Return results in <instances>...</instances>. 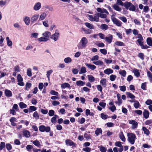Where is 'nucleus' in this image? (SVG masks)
Returning a JSON list of instances; mask_svg holds the SVG:
<instances>
[{"instance_id":"39","label":"nucleus","mask_w":152,"mask_h":152,"mask_svg":"<svg viewBox=\"0 0 152 152\" xmlns=\"http://www.w3.org/2000/svg\"><path fill=\"white\" fill-rule=\"evenodd\" d=\"M88 80L91 82H94L95 80V78L92 75H89L87 76Z\"/></svg>"},{"instance_id":"44","label":"nucleus","mask_w":152,"mask_h":152,"mask_svg":"<svg viewBox=\"0 0 152 152\" xmlns=\"http://www.w3.org/2000/svg\"><path fill=\"white\" fill-rule=\"evenodd\" d=\"M20 107L22 109L26 108L27 107V105L22 102H21L19 103Z\"/></svg>"},{"instance_id":"29","label":"nucleus","mask_w":152,"mask_h":152,"mask_svg":"<svg viewBox=\"0 0 152 152\" xmlns=\"http://www.w3.org/2000/svg\"><path fill=\"white\" fill-rule=\"evenodd\" d=\"M149 112L147 110H145L143 112V115L145 118H148L149 116Z\"/></svg>"},{"instance_id":"1","label":"nucleus","mask_w":152,"mask_h":152,"mask_svg":"<svg viewBox=\"0 0 152 152\" xmlns=\"http://www.w3.org/2000/svg\"><path fill=\"white\" fill-rule=\"evenodd\" d=\"M88 41L87 38L85 37H82L77 45L78 49H81L86 47L88 43Z\"/></svg>"},{"instance_id":"54","label":"nucleus","mask_w":152,"mask_h":152,"mask_svg":"<svg viewBox=\"0 0 152 152\" xmlns=\"http://www.w3.org/2000/svg\"><path fill=\"white\" fill-rule=\"evenodd\" d=\"M115 146L119 147L123 146L121 144V142L120 141L116 142H115Z\"/></svg>"},{"instance_id":"46","label":"nucleus","mask_w":152,"mask_h":152,"mask_svg":"<svg viewBox=\"0 0 152 152\" xmlns=\"http://www.w3.org/2000/svg\"><path fill=\"white\" fill-rule=\"evenodd\" d=\"M86 68L84 66H82L80 69V71L79 72L80 74L86 73Z\"/></svg>"},{"instance_id":"36","label":"nucleus","mask_w":152,"mask_h":152,"mask_svg":"<svg viewBox=\"0 0 152 152\" xmlns=\"http://www.w3.org/2000/svg\"><path fill=\"white\" fill-rule=\"evenodd\" d=\"M6 40L7 41V45L10 47H12V43L11 41L8 37H6Z\"/></svg>"},{"instance_id":"10","label":"nucleus","mask_w":152,"mask_h":152,"mask_svg":"<svg viewBox=\"0 0 152 152\" xmlns=\"http://www.w3.org/2000/svg\"><path fill=\"white\" fill-rule=\"evenodd\" d=\"M41 3L39 2L36 3L33 7V9L35 11L39 10L41 8Z\"/></svg>"},{"instance_id":"64","label":"nucleus","mask_w":152,"mask_h":152,"mask_svg":"<svg viewBox=\"0 0 152 152\" xmlns=\"http://www.w3.org/2000/svg\"><path fill=\"white\" fill-rule=\"evenodd\" d=\"M17 81H23V78L20 74H18L17 77Z\"/></svg>"},{"instance_id":"41","label":"nucleus","mask_w":152,"mask_h":152,"mask_svg":"<svg viewBox=\"0 0 152 152\" xmlns=\"http://www.w3.org/2000/svg\"><path fill=\"white\" fill-rule=\"evenodd\" d=\"M118 18L124 23H126L127 22V19L124 16H120L118 17Z\"/></svg>"},{"instance_id":"53","label":"nucleus","mask_w":152,"mask_h":152,"mask_svg":"<svg viewBox=\"0 0 152 152\" xmlns=\"http://www.w3.org/2000/svg\"><path fill=\"white\" fill-rule=\"evenodd\" d=\"M101 28L102 29L106 30L108 29V26L106 24H102L101 26Z\"/></svg>"},{"instance_id":"35","label":"nucleus","mask_w":152,"mask_h":152,"mask_svg":"<svg viewBox=\"0 0 152 152\" xmlns=\"http://www.w3.org/2000/svg\"><path fill=\"white\" fill-rule=\"evenodd\" d=\"M146 42L148 45L150 46H152V39L151 37H148L147 39Z\"/></svg>"},{"instance_id":"19","label":"nucleus","mask_w":152,"mask_h":152,"mask_svg":"<svg viewBox=\"0 0 152 152\" xmlns=\"http://www.w3.org/2000/svg\"><path fill=\"white\" fill-rule=\"evenodd\" d=\"M107 80L106 78L102 79L100 81V84L104 87H105L107 85Z\"/></svg>"},{"instance_id":"25","label":"nucleus","mask_w":152,"mask_h":152,"mask_svg":"<svg viewBox=\"0 0 152 152\" xmlns=\"http://www.w3.org/2000/svg\"><path fill=\"white\" fill-rule=\"evenodd\" d=\"M72 59L70 57L65 58L64 59V61L66 64H69L72 62Z\"/></svg>"},{"instance_id":"5","label":"nucleus","mask_w":152,"mask_h":152,"mask_svg":"<svg viewBox=\"0 0 152 152\" xmlns=\"http://www.w3.org/2000/svg\"><path fill=\"white\" fill-rule=\"evenodd\" d=\"M87 17H88V19L92 22L95 21L98 22L99 20V18L98 13L96 14L94 17L92 15H88Z\"/></svg>"},{"instance_id":"16","label":"nucleus","mask_w":152,"mask_h":152,"mask_svg":"<svg viewBox=\"0 0 152 152\" xmlns=\"http://www.w3.org/2000/svg\"><path fill=\"white\" fill-rule=\"evenodd\" d=\"M113 69L110 68H107L104 70V72L106 75H109L113 73Z\"/></svg>"},{"instance_id":"48","label":"nucleus","mask_w":152,"mask_h":152,"mask_svg":"<svg viewBox=\"0 0 152 152\" xmlns=\"http://www.w3.org/2000/svg\"><path fill=\"white\" fill-rule=\"evenodd\" d=\"M84 136L87 140L91 139V135L86 133H85L84 134Z\"/></svg>"},{"instance_id":"9","label":"nucleus","mask_w":152,"mask_h":152,"mask_svg":"<svg viewBox=\"0 0 152 152\" xmlns=\"http://www.w3.org/2000/svg\"><path fill=\"white\" fill-rule=\"evenodd\" d=\"M59 33L58 31H56L55 33L51 35L50 38L54 41H56L58 39L59 37Z\"/></svg>"},{"instance_id":"14","label":"nucleus","mask_w":152,"mask_h":152,"mask_svg":"<svg viewBox=\"0 0 152 152\" xmlns=\"http://www.w3.org/2000/svg\"><path fill=\"white\" fill-rule=\"evenodd\" d=\"M23 20L25 24L26 25H28L30 23V17L28 16H25L23 18Z\"/></svg>"},{"instance_id":"11","label":"nucleus","mask_w":152,"mask_h":152,"mask_svg":"<svg viewBox=\"0 0 152 152\" xmlns=\"http://www.w3.org/2000/svg\"><path fill=\"white\" fill-rule=\"evenodd\" d=\"M129 123L132 124L131 128L132 129H135L137 128L138 126V123L137 122L134 120H130L129 121Z\"/></svg>"},{"instance_id":"37","label":"nucleus","mask_w":152,"mask_h":152,"mask_svg":"<svg viewBox=\"0 0 152 152\" xmlns=\"http://www.w3.org/2000/svg\"><path fill=\"white\" fill-rule=\"evenodd\" d=\"M33 147L31 145H28L26 147V149L29 152H32V150L33 151Z\"/></svg>"},{"instance_id":"55","label":"nucleus","mask_w":152,"mask_h":152,"mask_svg":"<svg viewBox=\"0 0 152 152\" xmlns=\"http://www.w3.org/2000/svg\"><path fill=\"white\" fill-rule=\"evenodd\" d=\"M119 88L120 90L123 92H124L126 90V86H120Z\"/></svg>"},{"instance_id":"6","label":"nucleus","mask_w":152,"mask_h":152,"mask_svg":"<svg viewBox=\"0 0 152 152\" xmlns=\"http://www.w3.org/2000/svg\"><path fill=\"white\" fill-rule=\"evenodd\" d=\"M39 130L41 132L45 131L47 132H49L50 130V127L49 126H45L44 125H41L39 127Z\"/></svg>"},{"instance_id":"3","label":"nucleus","mask_w":152,"mask_h":152,"mask_svg":"<svg viewBox=\"0 0 152 152\" xmlns=\"http://www.w3.org/2000/svg\"><path fill=\"white\" fill-rule=\"evenodd\" d=\"M127 140L131 144L134 143L135 140L137 139L135 135L132 133L128 132L127 133Z\"/></svg>"},{"instance_id":"22","label":"nucleus","mask_w":152,"mask_h":152,"mask_svg":"<svg viewBox=\"0 0 152 152\" xmlns=\"http://www.w3.org/2000/svg\"><path fill=\"white\" fill-rule=\"evenodd\" d=\"M47 15V14L45 12H42L39 16V20H44Z\"/></svg>"},{"instance_id":"42","label":"nucleus","mask_w":152,"mask_h":152,"mask_svg":"<svg viewBox=\"0 0 152 152\" xmlns=\"http://www.w3.org/2000/svg\"><path fill=\"white\" fill-rule=\"evenodd\" d=\"M110 79L111 81H114L116 78V76L114 75H111L110 77Z\"/></svg>"},{"instance_id":"8","label":"nucleus","mask_w":152,"mask_h":152,"mask_svg":"<svg viewBox=\"0 0 152 152\" xmlns=\"http://www.w3.org/2000/svg\"><path fill=\"white\" fill-rule=\"evenodd\" d=\"M143 39H138L137 40V42H138L139 45L141 46V48L142 49H147L149 47L146 45H143Z\"/></svg>"},{"instance_id":"45","label":"nucleus","mask_w":152,"mask_h":152,"mask_svg":"<svg viewBox=\"0 0 152 152\" xmlns=\"http://www.w3.org/2000/svg\"><path fill=\"white\" fill-rule=\"evenodd\" d=\"M119 73L122 76L125 77L126 76V71L124 70H120L119 71Z\"/></svg>"},{"instance_id":"43","label":"nucleus","mask_w":152,"mask_h":152,"mask_svg":"<svg viewBox=\"0 0 152 152\" xmlns=\"http://www.w3.org/2000/svg\"><path fill=\"white\" fill-rule=\"evenodd\" d=\"M31 142L36 146L38 147H39L40 145V144L39 141L36 140L33 141H31Z\"/></svg>"},{"instance_id":"4","label":"nucleus","mask_w":152,"mask_h":152,"mask_svg":"<svg viewBox=\"0 0 152 152\" xmlns=\"http://www.w3.org/2000/svg\"><path fill=\"white\" fill-rule=\"evenodd\" d=\"M124 6L126 9L129 10L131 11H134L136 9L134 5L130 2H126L124 3Z\"/></svg>"},{"instance_id":"2","label":"nucleus","mask_w":152,"mask_h":152,"mask_svg":"<svg viewBox=\"0 0 152 152\" xmlns=\"http://www.w3.org/2000/svg\"><path fill=\"white\" fill-rule=\"evenodd\" d=\"M97 12L99 13H98L99 17L102 18H105L107 17V15L109 14L107 10L104 8H97L96 9Z\"/></svg>"},{"instance_id":"57","label":"nucleus","mask_w":152,"mask_h":152,"mask_svg":"<svg viewBox=\"0 0 152 152\" xmlns=\"http://www.w3.org/2000/svg\"><path fill=\"white\" fill-rule=\"evenodd\" d=\"M38 34L36 33H32L31 35V37H32L35 38H37L38 37Z\"/></svg>"},{"instance_id":"40","label":"nucleus","mask_w":152,"mask_h":152,"mask_svg":"<svg viewBox=\"0 0 152 152\" xmlns=\"http://www.w3.org/2000/svg\"><path fill=\"white\" fill-rule=\"evenodd\" d=\"M58 117V116L57 115H55L53 117L51 120V121L53 123H54L56 122V119Z\"/></svg>"},{"instance_id":"49","label":"nucleus","mask_w":152,"mask_h":152,"mask_svg":"<svg viewBox=\"0 0 152 152\" xmlns=\"http://www.w3.org/2000/svg\"><path fill=\"white\" fill-rule=\"evenodd\" d=\"M31 84L30 83H27L25 85V89L26 90L28 91L29 89L31 87Z\"/></svg>"},{"instance_id":"33","label":"nucleus","mask_w":152,"mask_h":152,"mask_svg":"<svg viewBox=\"0 0 152 152\" xmlns=\"http://www.w3.org/2000/svg\"><path fill=\"white\" fill-rule=\"evenodd\" d=\"M76 84L78 86H83L85 84V83L82 81L79 80L76 82Z\"/></svg>"},{"instance_id":"13","label":"nucleus","mask_w":152,"mask_h":152,"mask_svg":"<svg viewBox=\"0 0 152 152\" xmlns=\"http://www.w3.org/2000/svg\"><path fill=\"white\" fill-rule=\"evenodd\" d=\"M61 88L62 89H64L66 88H67L70 89L71 88V86L68 83H64L61 84Z\"/></svg>"},{"instance_id":"12","label":"nucleus","mask_w":152,"mask_h":152,"mask_svg":"<svg viewBox=\"0 0 152 152\" xmlns=\"http://www.w3.org/2000/svg\"><path fill=\"white\" fill-rule=\"evenodd\" d=\"M39 18V15L37 14H35L33 15L31 18V22L34 23Z\"/></svg>"},{"instance_id":"23","label":"nucleus","mask_w":152,"mask_h":152,"mask_svg":"<svg viewBox=\"0 0 152 152\" xmlns=\"http://www.w3.org/2000/svg\"><path fill=\"white\" fill-rule=\"evenodd\" d=\"M23 135L26 137H28L30 136L29 132L27 130L24 129L23 131Z\"/></svg>"},{"instance_id":"27","label":"nucleus","mask_w":152,"mask_h":152,"mask_svg":"<svg viewBox=\"0 0 152 152\" xmlns=\"http://www.w3.org/2000/svg\"><path fill=\"white\" fill-rule=\"evenodd\" d=\"M113 8L116 11L120 12L122 10L121 8L119 7L117 4H114L113 6Z\"/></svg>"},{"instance_id":"52","label":"nucleus","mask_w":152,"mask_h":152,"mask_svg":"<svg viewBox=\"0 0 152 152\" xmlns=\"http://www.w3.org/2000/svg\"><path fill=\"white\" fill-rule=\"evenodd\" d=\"M53 71L52 70H50L48 71L47 72V77L48 78V80L50 79V74L53 72Z\"/></svg>"},{"instance_id":"7","label":"nucleus","mask_w":152,"mask_h":152,"mask_svg":"<svg viewBox=\"0 0 152 152\" xmlns=\"http://www.w3.org/2000/svg\"><path fill=\"white\" fill-rule=\"evenodd\" d=\"M111 20L117 26L120 27L121 26L122 23L116 18L112 17L111 18Z\"/></svg>"},{"instance_id":"26","label":"nucleus","mask_w":152,"mask_h":152,"mask_svg":"<svg viewBox=\"0 0 152 152\" xmlns=\"http://www.w3.org/2000/svg\"><path fill=\"white\" fill-rule=\"evenodd\" d=\"M42 35L45 37H47L48 39L49 38L51 35V33L48 31H46L42 34Z\"/></svg>"},{"instance_id":"47","label":"nucleus","mask_w":152,"mask_h":152,"mask_svg":"<svg viewBox=\"0 0 152 152\" xmlns=\"http://www.w3.org/2000/svg\"><path fill=\"white\" fill-rule=\"evenodd\" d=\"M126 94L128 97L131 99H134L135 98V96L133 94L130 92H126Z\"/></svg>"},{"instance_id":"61","label":"nucleus","mask_w":152,"mask_h":152,"mask_svg":"<svg viewBox=\"0 0 152 152\" xmlns=\"http://www.w3.org/2000/svg\"><path fill=\"white\" fill-rule=\"evenodd\" d=\"M12 109L16 111H18L19 110V108L18 105L16 104H14Z\"/></svg>"},{"instance_id":"18","label":"nucleus","mask_w":152,"mask_h":152,"mask_svg":"<svg viewBox=\"0 0 152 152\" xmlns=\"http://www.w3.org/2000/svg\"><path fill=\"white\" fill-rule=\"evenodd\" d=\"M5 94L7 97H10L12 96V92L8 89H6L5 90Z\"/></svg>"},{"instance_id":"21","label":"nucleus","mask_w":152,"mask_h":152,"mask_svg":"<svg viewBox=\"0 0 152 152\" xmlns=\"http://www.w3.org/2000/svg\"><path fill=\"white\" fill-rule=\"evenodd\" d=\"M119 137L121 141L124 142H125L126 141V138L122 132H120L119 134Z\"/></svg>"},{"instance_id":"50","label":"nucleus","mask_w":152,"mask_h":152,"mask_svg":"<svg viewBox=\"0 0 152 152\" xmlns=\"http://www.w3.org/2000/svg\"><path fill=\"white\" fill-rule=\"evenodd\" d=\"M99 57L98 55H95L92 57L91 59L90 60L91 61H97L99 59Z\"/></svg>"},{"instance_id":"32","label":"nucleus","mask_w":152,"mask_h":152,"mask_svg":"<svg viewBox=\"0 0 152 152\" xmlns=\"http://www.w3.org/2000/svg\"><path fill=\"white\" fill-rule=\"evenodd\" d=\"M133 72L134 73L135 76L137 77L140 76V73L139 72V70L137 69H134L133 70Z\"/></svg>"},{"instance_id":"34","label":"nucleus","mask_w":152,"mask_h":152,"mask_svg":"<svg viewBox=\"0 0 152 152\" xmlns=\"http://www.w3.org/2000/svg\"><path fill=\"white\" fill-rule=\"evenodd\" d=\"M102 131L101 128H97L96 130L95 131V134L96 136H98L99 134H102Z\"/></svg>"},{"instance_id":"59","label":"nucleus","mask_w":152,"mask_h":152,"mask_svg":"<svg viewBox=\"0 0 152 152\" xmlns=\"http://www.w3.org/2000/svg\"><path fill=\"white\" fill-rule=\"evenodd\" d=\"M138 56L142 60H143L144 59V54L142 53H139L138 54Z\"/></svg>"},{"instance_id":"38","label":"nucleus","mask_w":152,"mask_h":152,"mask_svg":"<svg viewBox=\"0 0 152 152\" xmlns=\"http://www.w3.org/2000/svg\"><path fill=\"white\" fill-rule=\"evenodd\" d=\"M37 39L39 42H46L48 40L47 38L45 37H42L38 38Z\"/></svg>"},{"instance_id":"51","label":"nucleus","mask_w":152,"mask_h":152,"mask_svg":"<svg viewBox=\"0 0 152 152\" xmlns=\"http://www.w3.org/2000/svg\"><path fill=\"white\" fill-rule=\"evenodd\" d=\"M147 76L150 81L152 82V74L149 71L147 72Z\"/></svg>"},{"instance_id":"31","label":"nucleus","mask_w":152,"mask_h":152,"mask_svg":"<svg viewBox=\"0 0 152 152\" xmlns=\"http://www.w3.org/2000/svg\"><path fill=\"white\" fill-rule=\"evenodd\" d=\"M124 46V44L121 41H117L114 44V46Z\"/></svg>"},{"instance_id":"24","label":"nucleus","mask_w":152,"mask_h":152,"mask_svg":"<svg viewBox=\"0 0 152 152\" xmlns=\"http://www.w3.org/2000/svg\"><path fill=\"white\" fill-rule=\"evenodd\" d=\"M113 39V36L112 35H110L108 37H106L105 39L106 41L109 43H111Z\"/></svg>"},{"instance_id":"62","label":"nucleus","mask_w":152,"mask_h":152,"mask_svg":"<svg viewBox=\"0 0 152 152\" xmlns=\"http://www.w3.org/2000/svg\"><path fill=\"white\" fill-rule=\"evenodd\" d=\"M134 105L135 108L136 109H137L140 106V104L138 101H136L134 104Z\"/></svg>"},{"instance_id":"20","label":"nucleus","mask_w":152,"mask_h":152,"mask_svg":"<svg viewBox=\"0 0 152 152\" xmlns=\"http://www.w3.org/2000/svg\"><path fill=\"white\" fill-rule=\"evenodd\" d=\"M93 63L97 66H102L104 64L103 62L102 61L98 60L96 61H94Z\"/></svg>"},{"instance_id":"58","label":"nucleus","mask_w":152,"mask_h":152,"mask_svg":"<svg viewBox=\"0 0 152 152\" xmlns=\"http://www.w3.org/2000/svg\"><path fill=\"white\" fill-rule=\"evenodd\" d=\"M82 150L83 151L85 152H90L91 151V149L90 148L86 147L85 148H83Z\"/></svg>"},{"instance_id":"63","label":"nucleus","mask_w":152,"mask_h":152,"mask_svg":"<svg viewBox=\"0 0 152 152\" xmlns=\"http://www.w3.org/2000/svg\"><path fill=\"white\" fill-rule=\"evenodd\" d=\"M100 51L104 55L107 53V50L105 49H101L100 50Z\"/></svg>"},{"instance_id":"30","label":"nucleus","mask_w":152,"mask_h":152,"mask_svg":"<svg viewBox=\"0 0 152 152\" xmlns=\"http://www.w3.org/2000/svg\"><path fill=\"white\" fill-rule=\"evenodd\" d=\"M142 130L144 132V134L147 136H148L150 132L149 130L147 129L144 126L142 128Z\"/></svg>"},{"instance_id":"28","label":"nucleus","mask_w":152,"mask_h":152,"mask_svg":"<svg viewBox=\"0 0 152 152\" xmlns=\"http://www.w3.org/2000/svg\"><path fill=\"white\" fill-rule=\"evenodd\" d=\"M85 25L88 28L90 29H94V26L91 24L86 22L85 23Z\"/></svg>"},{"instance_id":"60","label":"nucleus","mask_w":152,"mask_h":152,"mask_svg":"<svg viewBox=\"0 0 152 152\" xmlns=\"http://www.w3.org/2000/svg\"><path fill=\"white\" fill-rule=\"evenodd\" d=\"M27 74L28 76L31 77L32 75L31 69L30 68L28 69L27 70Z\"/></svg>"},{"instance_id":"56","label":"nucleus","mask_w":152,"mask_h":152,"mask_svg":"<svg viewBox=\"0 0 152 152\" xmlns=\"http://www.w3.org/2000/svg\"><path fill=\"white\" fill-rule=\"evenodd\" d=\"M54 111L53 110H49L48 114L50 116H52L54 115Z\"/></svg>"},{"instance_id":"17","label":"nucleus","mask_w":152,"mask_h":152,"mask_svg":"<svg viewBox=\"0 0 152 152\" xmlns=\"http://www.w3.org/2000/svg\"><path fill=\"white\" fill-rule=\"evenodd\" d=\"M85 65L88 68L92 70H94L96 68V66L94 65L88 63H86Z\"/></svg>"},{"instance_id":"15","label":"nucleus","mask_w":152,"mask_h":152,"mask_svg":"<svg viewBox=\"0 0 152 152\" xmlns=\"http://www.w3.org/2000/svg\"><path fill=\"white\" fill-rule=\"evenodd\" d=\"M65 142L66 144L67 145L74 146L75 145V144L74 142H73L71 140L69 139H67L66 140Z\"/></svg>"}]
</instances>
